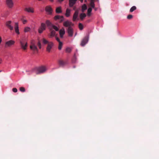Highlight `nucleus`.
Listing matches in <instances>:
<instances>
[{
	"label": "nucleus",
	"mask_w": 159,
	"mask_h": 159,
	"mask_svg": "<svg viewBox=\"0 0 159 159\" xmlns=\"http://www.w3.org/2000/svg\"><path fill=\"white\" fill-rule=\"evenodd\" d=\"M71 51V49L69 47L67 48L66 49V52L70 53Z\"/></svg>",
	"instance_id": "7c9ffc66"
},
{
	"label": "nucleus",
	"mask_w": 159,
	"mask_h": 159,
	"mask_svg": "<svg viewBox=\"0 0 159 159\" xmlns=\"http://www.w3.org/2000/svg\"><path fill=\"white\" fill-rule=\"evenodd\" d=\"M64 0H58V1L60 2H61L63 1Z\"/></svg>",
	"instance_id": "c03bdc74"
},
{
	"label": "nucleus",
	"mask_w": 159,
	"mask_h": 159,
	"mask_svg": "<svg viewBox=\"0 0 159 159\" xmlns=\"http://www.w3.org/2000/svg\"><path fill=\"white\" fill-rule=\"evenodd\" d=\"M67 32L68 34V36L70 37H72L73 34V30L71 27H69L67 29Z\"/></svg>",
	"instance_id": "9b49d317"
},
{
	"label": "nucleus",
	"mask_w": 159,
	"mask_h": 159,
	"mask_svg": "<svg viewBox=\"0 0 159 159\" xmlns=\"http://www.w3.org/2000/svg\"><path fill=\"white\" fill-rule=\"evenodd\" d=\"M6 4L9 8H12L13 6V2L12 0H6Z\"/></svg>",
	"instance_id": "1a4fd4ad"
},
{
	"label": "nucleus",
	"mask_w": 159,
	"mask_h": 159,
	"mask_svg": "<svg viewBox=\"0 0 159 159\" xmlns=\"http://www.w3.org/2000/svg\"><path fill=\"white\" fill-rule=\"evenodd\" d=\"M15 30L16 33L17 34H20V32L19 30V26L18 25V23H17L16 22L15 24Z\"/></svg>",
	"instance_id": "4468645a"
},
{
	"label": "nucleus",
	"mask_w": 159,
	"mask_h": 159,
	"mask_svg": "<svg viewBox=\"0 0 159 159\" xmlns=\"http://www.w3.org/2000/svg\"><path fill=\"white\" fill-rule=\"evenodd\" d=\"M42 42L43 44H48V43L50 42H48V40H47L46 39L44 38H43L42 39Z\"/></svg>",
	"instance_id": "bb28decb"
},
{
	"label": "nucleus",
	"mask_w": 159,
	"mask_h": 159,
	"mask_svg": "<svg viewBox=\"0 0 159 159\" xmlns=\"http://www.w3.org/2000/svg\"><path fill=\"white\" fill-rule=\"evenodd\" d=\"M77 0H69V5L70 7H72L76 3Z\"/></svg>",
	"instance_id": "2eb2a0df"
},
{
	"label": "nucleus",
	"mask_w": 159,
	"mask_h": 159,
	"mask_svg": "<svg viewBox=\"0 0 159 159\" xmlns=\"http://www.w3.org/2000/svg\"><path fill=\"white\" fill-rule=\"evenodd\" d=\"M45 10L49 14H51L52 13V9L50 6H47L46 7Z\"/></svg>",
	"instance_id": "dca6fc26"
},
{
	"label": "nucleus",
	"mask_w": 159,
	"mask_h": 159,
	"mask_svg": "<svg viewBox=\"0 0 159 159\" xmlns=\"http://www.w3.org/2000/svg\"><path fill=\"white\" fill-rule=\"evenodd\" d=\"M46 29V25L44 23H41L40 27L38 29V32L39 34L42 33L43 31L45 30Z\"/></svg>",
	"instance_id": "39448f33"
},
{
	"label": "nucleus",
	"mask_w": 159,
	"mask_h": 159,
	"mask_svg": "<svg viewBox=\"0 0 159 159\" xmlns=\"http://www.w3.org/2000/svg\"><path fill=\"white\" fill-rule=\"evenodd\" d=\"M70 10L68 8L66 10L65 15L67 17H69L70 15Z\"/></svg>",
	"instance_id": "aec40b11"
},
{
	"label": "nucleus",
	"mask_w": 159,
	"mask_h": 159,
	"mask_svg": "<svg viewBox=\"0 0 159 159\" xmlns=\"http://www.w3.org/2000/svg\"><path fill=\"white\" fill-rule=\"evenodd\" d=\"M63 25L65 27H71L72 26H73L74 24L68 20H67L64 21L63 23Z\"/></svg>",
	"instance_id": "423d86ee"
},
{
	"label": "nucleus",
	"mask_w": 159,
	"mask_h": 159,
	"mask_svg": "<svg viewBox=\"0 0 159 159\" xmlns=\"http://www.w3.org/2000/svg\"><path fill=\"white\" fill-rule=\"evenodd\" d=\"M2 59H0V64L2 62Z\"/></svg>",
	"instance_id": "79ce46f5"
},
{
	"label": "nucleus",
	"mask_w": 159,
	"mask_h": 159,
	"mask_svg": "<svg viewBox=\"0 0 159 159\" xmlns=\"http://www.w3.org/2000/svg\"><path fill=\"white\" fill-rule=\"evenodd\" d=\"M20 90L21 92H25V89L24 87H20Z\"/></svg>",
	"instance_id": "72a5a7b5"
},
{
	"label": "nucleus",
	"mask_w": 159,
	"mask_h": 159,
	"mask_svg": "<svg viewBox=\"0 0 159 159\" xmlns=\"http://www.w3.org/2000/svg\"><path fill=\"white\" fill-rule=\"evenodd\" d=\"M11 22H12L11 21L9 20L7 21L6 23V26L11 30H12L13 29V26L11 25Z\"/></svg>",
	"instance_id": "f8f14e48"
},
{
	"label": "nucleus",
	"mask_w": 159,
	"mask_h": 159,
	"mask_svg": "<svg viewBox=\"0 0 159 159\" xmlns=\"http://www.w3.org/2000/svg\"><path fill=\"white\" fill-rule=\"evenodd\" d=\"M56 39L59 43L60 42H61L60 41L59 39L57 37H56Z\"/></svg>",
	"instance_id": "58836bf2"
},
{
	"label": "nucleus",
	"mask_w": 159,
	"mask_h": 159,
	"mask_svg": "<svg viewBox=\"0 0 159 159\" xmlns=\"http://www.w3.org/2000/svg\"><path fill=\"white\" fill-rule=\"evenodd\" d=\"M136 9V7L135 6H133L130 10V12H132Z\"/></svg>",
	"instance_id": "c756f323"
},
{
	"label": "nucleus",
	"mask_w": 159,
	"mask_h": 159,
	"mask_svg": "<svg viewBox=\"0 0 159 159\" xmlns=\"http://www.w3.org/2000/svg\"><path fill=\"white\" fill-rule=\"evenodd\" d=\"M2 71L1 70H0V72H2Z\"/></svg>",
	"instance_id": "09e8293b"
},
{
	"label": "nucleus",
	"mask_w": 159,
	"mask_h": 159,
	"mask_svg": "<svg viewBox=\"0 0 159 159\" xmlns=\"http://www.w3.org/2000/svg\"><path fill=\"white\" fill-rule=\"evenodd\" d=\"M50 2H53L54 1V0H49Z\"/></svg>",
	"instance_id": "a18cd8bd"
},
{
	"label": "nucleus",
	"mask_w": 159,
	"mask_h": 159,
	"mask_svg": "<svg viewBox=\"0 0 159 159\" xmlns=\"http://www.w3.org/2000/svg\"><path fill=\"white\" fill-rule=\"evenodd\" d=\"M50 31V37H53L55 35V31L52 29L51 30H49Z\"/></svg>",
	"instance_id": "4be33fe9"
},
{
	"label": "nucleus",
	"mask_w": 159,
	"mask_h": 159,
	"mask_svg": "<svg viewBox=\"0 0 159 159\" xmlns=\"http://www.w3.org/2000/svg\"><path fill=\"white\" fill-rule=\"evenodd\" d=\"M15 43V41L12 40H10L7 41L5 44V47L7 48L11 47V45H14Z\"/></svg>",
	"instance_id": "20e7f679"
},
{
	"label": "nucleus",
	"mask_w": 159,
	"mask_h": 159,
	"mask_svg": "<svg viewBox=\"0 0 159 159\" xmlns=\"http://www.w3.org/2000/svg\"><path fill=\"white\" fill-rule=\"evenodd\" d=\"M78 15L75 14H74L73 18V21H75V20L78 17Z\"/></svg>",
	"instance_id": "2f4dec72"
},
{
	"label": "nucleus",
	"mask_w": 159,
	"mask_h": 159,
	"mask_svg": "<svg viewBox=\"0 0 159 159\" xmlns=\"http://www.w3.org/2000/svg\"><path fill=\"white\" fill-rule=\"evenodd\" d=\"M53 43L52 42H50L47 44L46 48V51L48 52H50L51 49L53 46Z\"/></svg>",
	"instance_id": "6e6552de"
},
{
	"label": "nucleus",
	"mask_w": 159,
	"mask_h": 159,
	"mask_svg": "<svg viewBox=\"0 0 159 159\" xmlns=\"http://www.w3.org/2000/svg\"><path fill=\"white\" fill-rule=\"evenodd\" d=\"M65 30L64 28H63L59 30L60 36L61 38H63L64 35L65 34Z\"/></svg>",
	"instance_id": "f3484780"
},
{
	"label": "nucleus",
	"mask_w": 159,
	"mask_h": 159,
	"mask_svg": "<svg viewBox=\"0 0 159 159\" xmlns=\"http://www.w3.org/2000/svg\"><path fill=\"white\" fill-rule=\"evenodd\" d=\"M81 2H83V0H80Z\"/></svg>",
	"instance_id": "49530a36"
},
{
	"label": "nucleus",
	"mask_w": 159,
	"mask_h": 159,
	"mask_svg": "<svg viewBox=\"0 0 159 159\" xmlns=\"http://www.w3.org/2000/svg\"><path fill=\"white\" fill-rule=\"evenodd\" d=\"M92 11V8L91 7H89L88 8V16H90V15Z\"/></svg>",
	"instance_id": "c85d7f7f"
},
{
	"label": "nucleus",
	"mask_w": 159,
	"mask_h": 159,
	"mask_svg": "<svg viewBox=\"0 0 159 159\" xmlns=\"http://www.w3.org/2000/svg\"><path fill=\"white\" fill-rule=\"evenodd\" d=\"M54 19L56 20H58L60 23L62 22L64 20V17L63 16H61L59 15L56 16L54 17Z\"/></svg>",
	"instance_id": "0eeeda50"
},
{
	"label": "nucleus",
	"mask_w": 159,
	"mask_h": 159,
	"mask_svg": "<svg viewBox=\"0 0 159 159\" xmlns=\"http://www.w3.org/2000/svg\"><path fill=\"white\" fill-rule=\"evenodd\" d=\"M37 45L39 47V48L40 49L41 48V45L40 42L39 41Z\"/></svg>",
	"instance_id": "c9c22d12"
},
{
	"label": "nucleus",
	"mask_w": 159,
	"mask_h": 159,
	"mask_svg": "<svg viewBox=\"0 0 159 159\" xmlns=\"http://www.w3.org/2000/svg\"><path fill=\"white\" fill-rule=\"evenodd\" d=\"M30 30V27H26L25 28L24 31L25 32H29Z\"/></svg>",
	"instance_id": "cd10ccee"
},
{
	"label": "nucleus",
	"mask_w": 159,
	"mask_h": 159,
	"mask_svg": "<svg viewBox=\"0 0 159 159\" xmlns=\"http://www.w3.org/2000/svg\"><path fill=\"white\" fill-rule=\"evenodd\" d=\"M56 12L57 13H60L62 12L61 7H57L56 10Z\"/></svg>",
	"instance_id": "412c9836"
},
{
	"label": "nucleus",
	"mask_w": 159,
	"mask_h": 159,
	"mask_svg": "<svg viewBox=\"0 0 159 159\" xmlns=\"http://www.w3.org/2000/svg\"><path fill=\"white\" fill-rule=\"evenodd\" d=\"M88 36H86L82 40L81 42L80 43V45L82 46H84L88 42Z\"/></svg>",
	"instance_id": "9d476101"
},
{
	"label": "nucleus",
	"mask_w": 159,
	"mask_h": 159,
	"mask_svg": "<svg viewBox=\"0 0 159 159\" xmlns=\"http://www.w3.org/2000/svg\"><path fill=\"white\" fill-rule=\"evenodd\" d=\"M133 17V16L131 15H129L127 17V18L128 19H131Z\"/></svg>",
	"instance_id": "f704fd0d"
},
{
	"label": "nucleus",
	"mask_w": 159,
	"mask_h": 159,
	"mask_svg": "<svg viewBox=\"0 0 159 159\" xmlns=\"http://www.w3.org/2000/svg\"><path fill=\"white\" fill-rule=\"evenodd\" d=\"M87 9V7L85 4H84L82 6V11L84 12V11Z\"/></svg>",
	"instance_id": "5701e85b"
},
{
	"label": "nucleus",
	"mask_w": 159,
	"mask_h": 159,
	"mask_svg": "<svg viewBox=\"0 0 159 159\" xmlns=\"http://www.w3.org/2000/svg\"><path fill=\"white\" fill-rule=\"evenodd\" d=\"M62 45L63 43L61 42H60L59 43V45L58 47L59 50H61V49Z\"/></svg>",
	"instance_id": "a878e982"
},
{
	"label": "nucleus",
	"mask_w": 159,
	"mask_h": 159,
	"mask_svg": "<svg viewBox=\"0 0 159 159\" xmlns=\"http://www.w3.org/2000/svg\"><path fill=\"white\" fill-rule=\"evenodd\" d=\"M79 27L80 29V30H82L83 29V25L81 23H79Z\"/></svg>",
	"instance_id": "473e14b6"
},
{
	"label": "nucleus",
	"mask_w": 159,
	"mask_h": 159,
	"mask_svg": "<svg viewBox=\"0 0 159 159\" xmlns=\"http://www.w3.org/2000/svg\"><path fill=\"white\" fill-rule=\"evenodd\" d=\"M90 6L92 8H94L95 4L93 0H91Z\"/></svg>",
	"instance_id": "b1692460"
},
{
	"label": "nucleus",
	"mask_w": 159,
	"mask_h": 159,
	"mask_svg": "<svg viewBox=\"0 0 159 159\" xmlns=\"http://www.w3.org/2000/svg\"><path fill=\"white\" fill-rule=\"evenodd\" d=\"M30 49L33 50L34 51H38V49L37 47L35 45V44L32 43H31V44L30 46Z\"/></svg>",
	"instance_id": "ddd939ff"
},
{
	"label": "nucleus",
	"mask_w": 159,
	"mask_h": 159,
	"mask_svg": "<svg viewBox=\"0 0 159 159\" xmlns=\"http://www.w3.org/2000/svg\"><path fill=\"white\" fill-rule=\"evenodd\" d=\"M46 24L49 30H51L52 29V30L54 29L56 31L58 30L59 29L58 27L57 26L53 25L49 20H47L46 21Z\"/></svg>",
	"instance_id": "f03ea898"
},
{
	"label": "nucleus",
	"mask_w": 159,
	"mask_h": 159,
	"mask_svg": "<svg viewBox=\"0 0 159 159\" xmlns=\"http://www.w3.org/2000/svg\"><path fill=\"white\" fill-rule=\"evenodd\" d=\"M25 11L28 12L34 13V9L31 7L25 8L24 9Z\"/></svg>",
	"instance_id": "a211bd4d"
},
{
	"label": "nucleus",
	"mask_w": 159,
	"mask_h": 159,
	"mask_svg": "<svg viewBox=\"0 0 159 159\" xmlns=\"http://www.w3.org/2000/svg\"><path fill=\"white\" fill-rule=\"evenodd\" d=\"M22 20L23 23L24 24H25L26 23V22H27V20H22Z\"/></svg>",
	"instance_id": "4c0bfd02"
},
{
	"label": "nucleus",
	"mask_w": 159,
	"mask_h": 159,
	"mask_svg": "<svg viewBox=\"0 0 159 159\" xmlns=\"http://www.w3.org/2000/svg\"><path fill=\"white\" fill-rule=\"evenodd\" d=\"M74 14L78 15V11H77V10L76 11H75V13Z\"/></svg>",
	"instance_id": "a19ab883"
},
{
	"label": "nucleus",
	"mask_w": 159,
	"mask_h": 159,
	"mask_svg": "<svg viewBox=\"0 0 159 159\" xmlns=\"http://www.w3.org/2000/svg\"><path fill=\"white\" fill-rule=\"evenodd\" d=\"M58 64L60 66H63L66 64V62L60 60L58 61Z\"/></svg>",
	"instance_id": "6ab92c4d"
},
{
	"label": "nucleus",
	"mask_w": 159,
	"mask_h": 159,
	"mask_svg": "<svg viewBox=\"0 0 159 159\" xmlns=\"http://www.w3.org/2000/svg\"><path fill=\"white\" fill-rule=\"evenodd\" d=\"M12 91L15 93L17 92V90L16 88H14L12 89Z\"/></svg>",
	"instance_id": "e433bc0d"
},
{
	"label": "nucleus",
	"mask_w": 159,
	"mask_h": 159,
	"mask_svg": "<svg viewBox=\"0 0 159 159\" xmlns=\"http://www.w3.org/2000/svg\"><path fill=\"white\" fill-rule=\"evenodd\" d=\"M76 61V59L75 58H74L72 60V62L73 63H75Z\"/></svg>",
	"instance_id": "ea45409f"
},
{
	"label": "nucleus",
	"mask_w": 159,
	"mask_h": 159,
	"mask_svg": "<svg viewBox=\"0 0 159 159\" xmlns=\"http://www.w3.org/2000/svg\"><path fill=\"white\" fill-rule=\"evenodd\" d=\"M86 16V15L85 14L83 13H81L80 15V19L82 20H83V19L85 18Z\"/></svg>",
	"instance_id": "393cba45"
},
{
	"label": "nucleus",
	"mask_w": 159,
	"mask_h": 159,
	"mask_svg": "<svg viewBox=\"0 0 159 159\" xmlns=\"http://www.w3.org/2000/svg\"><path fill=\"white\" fill-rule=\"evenodd\" d=\"M47 70V69L45 66H42L36 69V70L35 72L36 74H38L43 73L45 72Z\"/></svg>",
	"instance_id": "7ed1b4c3"
},
{
	"label": "nucleus",
	"mask_w": 159,
	"mask_h": 159,
	"mask_svg": "<svg viewBox=\"0 0 159 159\" xmlns=\"http://www.w3.org/2000/svg\"><path fill=\"white\" fill-rule=\"evenodd\" d=\"M76 9V7H73V9L74 10H75Z\"/></svg>",
	"instance_id": "37998d69"
},
{
	"label": "nucleus",
	"mask_w": 159,
	"mask_h": 159,
	"mask_svg": "<svg viewBox=\"0 0 159 159\" xmlns=\"http://www.w3.org/2000/svg\"><path fill=\"white\" fill-rule=\"evenodd\" d=\"M21 48L24 50L27 49L28 46L27 42L25 39L22 38L20 41Z\"/></svg>",
	"instance_id": "f257e3e1"
},
{
	"label": "nucleus",
	"mask_w": 159,
	"mask_h": 159,
	"mask_svg": "<svg viewBox=\"0 0 159 159\" xmlns=\"http://www.w3.org/2000/svg\"><path fill=\"white\" fill-rule=\"evenodd\" d=\"M87 1L86 0H85V2H86Z\"/></svg>",
	"instance_id": "de8ad7c7"
}]
</instances>
